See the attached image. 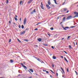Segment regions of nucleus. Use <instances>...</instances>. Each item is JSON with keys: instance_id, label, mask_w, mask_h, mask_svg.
<instances>
[{"instance_id": "obj_30", "label": "nucleus", "mask_w": 78, "mask_h": 78, "mask_svg": "<svg viewBox=\"0 0 78 78\" xmlns=\"http://www.w3.org/2000/svg\"><path fill=\"white\" fill-rule=\"evenodd\" d=\"M50 29L51 30H53V27H51V28H50Z\"/></svg>"}, {"instance_id": "obj_13", "label": "nucleus", "mask_w": 78, "mask_h": 78, "mask_svg": "<svg viewBox=\"0 0 78 78\" xmlns=\"http://www.w3.org/2000/svg\"><path fill=\"white\" fill-rule=\"evenodd\" d=\"M69 48H70V49H72V48L70 45H69Z\"/></svg>"}, {"instance_id": "obj_6", "label": "nucleus", "mask_w": 78, "mask_h": 78, "mask_svg": "<svg viewBox=\"0 0 78 78\" xmlns=\"http://www.w3.org/2000/svg\"><path fill=\"white\" fill-rule=\"evenodd\" d=\"M33 1V0H29V1L27 2V4H30V3H31Z\"/></svg>"}, {"instance_id": "obj_9", "label": "nucleus", "mask_w": 78, "mask_h": 78, "mask_svg": "<svg viewBox=\"0 0 78 78\" xmlns=\"http://www.w3.org/2000/svg\"><path fill=\"white\" fill-rule=\"evenodd\" d=\"M38 41H39V42H41V41H42V39H41V38H39L38 39Z\"/></svg>"}, {"instance_id": "obj_14", "label": "nucleus", "mask_w": 78, "mask_h": 78, "mask_svg": "<svg viewBox=\"0 0 78 78\" xmlns=\"http://www.w3.org/2000/svg\"><path fill=\"white\" fill-rule=\"evenodd\" d=\"M30 70L32 72H33V70L32 69H30Z\"/></svg>"}, {"instance_id": "obj_53", "label": "nucleus", "mask_w": 78, "mask_h": 78, "mask_svg": "<svg viewBox=\"0 0 78 78\" xmlns=\"http://www.w3.org/2000/svg\"><path fill=\"white\" fill-rule=\"evenodd\" d=\"M56 76H58V73H56Z\"/></svg>"}, {"instance_id": "obj_21", "label": "nucleus", "mask_w": 78, "mask_h": 78, "mask_svg": "<svg viewBox=\"0 0 78 78\" xmlns=\"http://www.w3.org/2000/svg\"><path fill=\"white\" fill-rule=\"evenodd\" d=\"M25 41H26V42H28V40H27V39H25V40H24Z\"/></svg>"}, {"instance_id": "obj_3", "label": "nucleus", "mask_w": 78, "mask_h": 78, "mask_svg": "<svg viewBox=\"0 0 78 78\" xmlns=\"http://www.w3.org/2000/svg\"><path fill=\"white\" fill-rule=\"evenodd\" d=\"M26 22H27V18H25L24 20L23 24L25 25L26 24Z\"/></svg>"}, {"instance_id": "obj_55", "label": "nucleus", "mask_w": 78, "mask_h": 78, "mask_svg": "<svg viewBox=\"0 0 78 78\" xmlns=\"http://www.w3.org/2000/svg\"><path fill=\"white\" fill-rule=\"evenodd\" d=\"M66 3V2H64V3H63L62 5H64V3Z\"/></svg>"}, {"instance_id": "obj_26", "label": "nucleus", "mask_w": 78, "mask_h": 78, "mask_svg": "<svg viewBox=\"0 0 78 78\" xmlns=\"http://www.w3.org/2000/svg\"><path fill=\"white\" fill-rule=\"evenodd\" d=\"M62 77H63V78H66V76H65V75H63L62 76Z\"/></svg>"}, {"instance_id": "obj_47", "label": "nucleus", "mask_w": 78, "mask_h": 78, "mask_svg": "<svg viewBox=\"0 0 78 78\" xmlns=\"http://www.w3.org/2000/svg\"><path fill=\"white\" fill-rule=\"evenodd\" d=\"M21 20H22V18H20V21H21Z\"/></svg>"}, {"instance_id": "obj_57", "label": "nucleus", "mask_w": 78, "mask_h": 78, "mask_svg": "<svg viewBox=\"0 0 78 78\" xmlns=\"http://www.w3.org/2000/svg\"><path fill=\"white\" fill-rule=\"evenodd\" d=\"M50 76L51 78H52V76L51 75H50Z\"/></svg>"}, {"instance_id": "obj_64", "label": "nucleus", "mask_w": 78, "mask_h": 78, "mask_svg": "<svg viewBox=\"0 0 78 78\" xmlns=\"http://www.w3.org/2000/svg\"><path fill=\"white\" fill-rule=\"evenodd\" d=\"M28 29H26L25 30H28Z\"/></svg>"}, {"instance_id": "obj_43", "label": "nucleus", "mask_w": 78, "mask_h": 78, "mask_svg": "<svg viewBox=\"0 0 78 78\" xmlns=\"http://www.w3.org/2000/svg\"><path fill=\"white\" fill-rule=\"evenodd\" d=\"M43 72H46V70L43 69Z\"/></svg>"}, {"instance_id": "obj_59", "label": "nucleus", "mask_w": 78, "mask_h": 78, "mask_svg": "<svg viewBox=\"0 0 78 78\" xmlns=\"http://www.w3.org/2000/svg\"><path fill=\"white\" fill-rule=\"evenodd\" d=\"M9 23H11V21H9Z\"/></svg>"}, {"instance_id": "obj_23", "label": "nucleus", "mask_w": 78, "mask_h": 78, "mask_svg": "<svg viewBox=\"0 0 78 78\" xmlns=\"http://www.w3.org/2000/svg\"><path fill=\"white\" fill-rule=\"evenodd\" d=\"M41 7L42 9H44V7H43V6H42V5H41Z\"/></svg>"}, {"instance_id": "obj_16", "label": "nucleus", "mask_w": 78, "mask_h": 78, "mask_svg": "<svg viewBox=\"0 0 78 78\" xmlns=\"http://www.w3.org/2000/svg\"><path fill=\"white\" fill-rule=\"evenodd\" d=\"M20 65H21V66H23V67H24V65H23V64H22V63H20Z\"/></svg>"}, {"instance_id": "obj_56", "label": "nucleus", "mask_w": 78, "mask_h": 78, "mask_svg": "<svg viewBox=\"0 0 78 78\" xmlns=\"http://www.w3.org/2000/svg\"><path fill=\"white\" fill-rule=\"evenodd\" d=\"M75 43H76V45H77V42H75Z\"/></svg>"}, {"instance_id": "obj_19", "label": "nucleus", "mask_w": 78, "mask_h": 78, "mask_svg": "<svg viewBox=\"0 0 78 78\" xmlns=\"http://www.w3.org/2000/svg\"><path fill=\"white\" fill-rule=\"evenodd\" d=\"M21 28L22 29H23L24 28V26L23 25H22Z\"/></svg>"}, {"instance_id": "obj_22", "label": "nucleus", "mask_w": 78, "mask_h": 78, "mask_svg": "<svg viewBox=\"0 0 78 78\" xmlns=\"http://www.w3.org/2000/svg\"><path fill=\"white\" fill-rule=\"evenodd\" d=\"M78 17V15H76V16L73 17V18H75V17Z\"/></svg>"}, {"instance_id": "obj_40", "label": "nucleus", "mask_w": 78, "mask_h": 78, "mask_svg": "<svg viewBox=\"0 0 78 78\" xmlns=\"http://www.w3.org/2000/svg\"><path fill=\"white\" fill-rule=\"evenodd\" d=\"M75 27V26H72L71 27V28H74Z\"/></svg>"}, {"instance_id": "obj_2", "label": "nucleus", "mask_w": 78, "mask_h": 78, "mask_svg": "<svg viewBox=\"0 0 78 78\" xmlns=\"http://www.w3.org/2000/svg\"><path fill=\"white\" fill-rule=\"evenodd\" d=\"M46 6L47 9H50V7L49 6V5H48V4H46Z\"/></svg>"}, {"instance_id": "obj_28", "label": "nucleus", "mask_w": 78, "mask_h": 78, "mask_svg": "<svg viewBox=\"0 0 78 78\" xmlns=\"http://www.w3.org/2000/svg\"><path fill=\"white\" fill-rule=\"evenodd\" d=\"M75 73H76V75H78V73H77L76 71H75Z\"/></svg>"}, {"instance_id": "obj_4", "label": "nucleus", "mask_w": 78, "mask_h": 78, "mask_svg": "<svg viewBox=\"0 0 78 78\" xmlns=\"http://www.w3.org/2000/svg\"><path fill=\"white\" fill-rule=\"evenodd\" d=\"M36 9H34L33 10V11H32L31 12H30V14H33L34 13L33 12H36Z\"/></svg>"}, {"instance_id": "obj_24", "label": "nucleus", "mask_w": 78, "mask_h": 78, "mask_svg": "<svg viewBox=\"0 0 78 78\" xmlns=\"http://www.w3.org/2000/svg\"><path fill=\"white\" fill-rule=\"evenodd\" d=\"M48 5H50L51 4V2H50V1H48Z\"/></svg>"}, {"instance_id": "obj_5", "label": "nucleus", "mask_w": 78, "mask_h": 78, "mask_svg": "<svg viewBox=\"0 0 78 78\" xmlns=\"http://www.w3.org/2000/svg\"><path fill=\"white\" fill-rule=\"evenodd\" d=\"M25 32H26V31L25 30L23 31V32H21L20 33V35H22V34H25Z\"/></svg>"}, {"instance_id": "obj_52", "label": "nucleus", "mask_w": 78, "mask_h": 78, "mask_svg": "<svg viewBox=\"0 0 78 78\" xmlns=\"http://www.w3.org/2000/svg\"><path fill=\"white\" fill-rule=\"evenodd\" d=\"M39 24H40V23H38L36 24V25H39Z\"/></svg>"}, {"instance_id": "obj_15", "label": "nucleus", "mask_w": 78, "mask_h": 78, "mask_svg": "<svg viewBox=\"0 0 78 78\" xmlns=\"http://www.w3.org/2000/svg\"><path fill=\"white\" fill-rule=\"evenodd\" d=\"M24 67V69H27V67H26V66H24V67Z\"/></svg>"}, {"instance_id": "obj_12", "label": "nucleus", "mask_w": 78, "mask_h": 78, "mask_svg": "<svg viewBox=\"0 0 78 78\" xmlns=\"http://www.w3.org/2000/svg\"><path fill=\"white\" fill-rule=\"evenodd\" d=\"M61 69L62 70L63 72V73H65V72H64V70L63 69H62V67H61Z\"/></svg>"}, {"instance_id": "obj_48", "label": "nucleus", "mask_w": 78, "mask_h": 78, "mask_svg": "<svg viewBox=\"0 0 78 78\" xmlns=\"http://www.w3.org/2000/svg\"><path fill=\"white\" fill-rule=\"evenodd\" d=\"M73 43H74V47H75V42H74Z\"/></svg>"}, {"instance_id": "obj_8", "label": "nucleus", "mask_w": 78, "mask_h": 78, "mask_svg": "<svg viewBox=\"0 0 78 78\" xmlns=\"http://www.w3.org/2000/svg\"><path fill=\"white\" fill-rule=\"evenodd\" d=\"M53 59H56V57L55 56H53Z\"/></svg>"}, {"instance_id": "obj_44", "label": "nucleus", "mask_w": 78, "mask_h": 78, "mask_svg": "<svg viewBox=\"0 0 78 78\" xmlns=\"http://www.w3.org/2000/svg\"><path fill=\"white\" fill-rule=\"evenodd\" d=\"M65 28H70V27H65Z\"/></svg>"}, {"instance_id": "obj_34", "label": "nucleus", "mask_w": 78, "mask_h": 78, "mask_svg": "<svg viewBox=\"0 0 78 78\" xmlns=\"http://www.w3.org/2000/svg\"><path fill=\"white\" fill-rule=\"evenodd\" d=\"M66 19V17H64L63 18V20H65Z\"/></svg>"}, {"instance_id": "obj_41", "label": "nucleus", "mask_w": 78, "mask_h": 78, "mask_svg": "<svg viewBox=\"0 0 78 78\" xmlns=\"http://www.w3.org/2000/svg\"><path fill=\"white\" fill-rule=\"evenodd\" d=\"M63 52H64V53H65L66 54H67V52H66V51H63Z\"/></svg>"}, {"instance_id": "obj_1", "label": "nucleus", "mask_w": 78, "mask_h": 78, "mask_svg": "<svg viewBox=\"0 0 78 78\" xmlns=\"http://www.w3.org/2000/svg\"><path fill=\"white\" fill-rule=\"evenodd\" d=\"M72 16H69L66 18V20H69V19H72Z\"/></svg>"}, {"instance_id": "obj_60", "label": "nucleus", "mask_w": 78, "mask_h": 78, "mask_svg": "<svg viewBox=\"0 0 78 78\" xmlns=\"http://www.w3.org/2000/svg\"><path fill=\"white\" fill-rule=\"evenodd\" d=\"M62 39H64V38H63L61 39V40H62Z\"/></svg>"}, {"instance_id": "obj_42", "label": "nucleus", "mask_w": 78, "mask_h": 78, "mask_svg": "<svg viewBox=\"0 0 78 78\" xmlns=\"http://www.w3.org/2000/svg\"><path fill=\"white\" fill-rule=\"evenodd\" d=\"M34 47H38V46L37 45H34Z\"/></svg>"}, {"instance_id": "obj_49", "label": "nucleus", "mask_w": 78, "mask_h": 78, "mask_svg": "<svg viewBox=\"0 0 78 78\" xmlns=\"http://www.w3.org/2000/svg\"><path fill=\"white\" fill-rule=\"evenodd\" d=\"M19 28H21V26H20V25H19Z\"/></svg>"}, {"instance_id": "obj_27", "label": "nucleus", "mask_w": 78, "mask_h": 78, "mask_svg": "<svg viewBox=\"0 0 78 78\" xmlns=\"http://www.w3.org/2000/svg\"><path fill=\"white\" fill-rule=\"evenodd\" d=\"M11 39H10L9 40V43H10V42H11Z\"/></svg>"}, {"instance_id": "obj_51", "label": "nucleus", "mask_w": 78, "mask_h": 78, "mask_svg": "<svg viewBox=\"0 0 78 78\" xmlns=\"http://www.w3.org/2000/svg\"><path fill=\"white\" fill-rule=\"evenodd\" d=\"M41 6H43V4H42V2H41Z\"/></svg>"}, {"instance_id": "obj_45", "label": "nucleus", "mask_w": 78, "mask_h": 78, "mask_svg": "<svg viewBox=\"0 0 78 78\" xmlns=\"http://www.w3.org/2000/svg\"><path fill=\"white\" fill-rule=\"evenodd\" d=\"M46 73H48V71H46Z\"/></svg>"}, {"instance_id": "obj_54", "label": "nucleus", "mask_w": 78, "mask_h": 78, "mask_svg": "<svg viewBox=\"0 0 78 78\" xmlns=\"http://www.w3.org/2000/svg\"><path fill=\"white\" fill-rule=\"evenodd\" d=\"M0 78H5V77H0Z\"/></svg>"}, {"instance_id": "obj_31", "label": "nucleus", "mask_w": 78, "mask_h": 78, "mask_svg": "<svg viewBox=\"0 0 78 78\" xmlns=\"http://www.w3.org/2000/svg\"><path fill=\"white\" fill-rule=\"evenodd\" d=\"M70 36H69L68 37V38H67V39L68 40H69V38H70Z\"/></svg>"}, {"instance_id": "obj_32", "label": "nucleus", "mask_w": 78, "mask_h": 78, "mask_svg": "<svg viewBox=\"0 0 78 78\" xmlns=\"http://www.w3.org/2000/svg\"><path fill=\"white\" fill-rule=\"evenodd\" d=\"M10 61L11 62H13V60H10Z\"/></svg>"}, {"instance_id": "obj_63", "label": "nucleus", "mask_w": 78, "mask_h": 78, "mask_svg": "<svg viewBox=\"0 0 78 78\" xmlns=\"http://www.w3.org/2000/svg\"><path fill=\"white\" fill-rule=\"evenodd\" d=\"M32 78V76H30L29 77V78Z\"/></svg>"}, {"instance_id": "obj_25", "label": "nucleus", "mask_w": 78, "mask_h": 78, "mask_svg": "<svg viewBox=\"0 0 78 78\" xmlns=\"http://www.w3.org/2000/svg\"><path fill=\"white\" fill-rule=\"evenodd\" d=\"M63 29H64V30H67V29H66V27L64 28L63 27Z\"/></svg>"}, {"instance_id": "obj_29", "label": "nucleus", "mask_w": 78, "mask_h": 78, "mask_svg": "<svg viewBox=\"0 0 78 78\" xmlns=\"http://www.w3.org/2000/svg\"><path fill=\"white\" fill-rule=\"evenodd\" d=\"M40 62H41V63H44V62H43V61H42V60H41V61H40Z\"/></svg>"}, {"instance_id": "obj_18", "label": "nucleus", "mask_w": 78, "mask_h": 78, "mask_svg": "<svg viewBox=\"0 0 78 78\" xmlns=\"http://www.w3.org/2000/svg\"><path fill=\"white\" fill-rule=\"evenodd\" d=\"M37 60L38 61H40V62H41V60L40 59H39V58H37Z\"/></svg>"}, {"instance_id": "obj_61", "label": "nucleus", "mask_w": 78, "mask_h": 78, "mask_svg": "<svg viewBox=\"0 0 78 78\" xmlns=\"http://www.w3.org/2000/svg\"><path fill=\"white\" fill-rule=\"evenodd\" d=\"M15 17H17V15H15Z\"/></svg>"}, {"instance_id": "obj_62", "label": "nucleus", "mask_w": 78, "mask_h": 78, "mask_svg": "<svg viewBox=\"0 0 78 78\" xmlns=\"http://www.w3.org/2000/svg\"><path fill=\"white\" fill-rule=\"evenodd\" d=\"M52 67H54V65H52Z\"/></svg>"}, {"instance_id": "obj_37", "label": "nucleus", "mask_w": 78, "mask_h": 78, "mask_svg": "<svg viewBox=\"0 0 78 78\" xmlns=\"http://www.w3.org/2000/svg\"><path fill=\"white\" fill-rule=\"evenodd\" d=\"M18 41H19V42H20V43H21V41H20V40H19V39H18Z\"/></svg>"}, {"instance_id": "obj_58", "label": "nucleus", "mask_w": 78, "mask_h": 78, "mask_svg": "<svg viewBox=\"0 0 78 78\" xmlns=\"http://www.w3.org/2000/svg\"><path fill=\"white\" fill-rule=\"evenodd\" d=\"M69 10H68L66 12V13H68V12H69Z\"/></svg>"}, {"instance_id": "obj_20", "label": "nucleus", "mask_w": 78, "mask_h": 78, "mask_svg": "<svg viewBox=\"0 0 78 78\" xmlns=\"http://www.w3.org/2000/svg\"><path fill=\"white\" fill-rule=\"evenodd\" d=\"M50 70L52 72V73H54V72H53L51 70Z\"/></svg>"}, {"instance_id": "obj_11", "label": "nucleus", "mask_w": 78, "mask_h": 78, "mask_svg": "<svg viewBox=\"0 0 78 78\" xmlns=\"http://www.w3.org/2000/svg\"><path fill=\"white\" fill-rule=\"evenodd\" d=\"M53 0L54 1L56 5H58V4L57 3H56V0Z\"/></svg>"}, {"instance_id": "obj_33", "label": "nucleus", "mask_w": 78, "mask_h": 78, "mask_svg": "<svg viewBox=\"0 0 78 78\" xmlns=\"http://www.w3.org/2000/svg\"><path fill=\"white\" fill-rule=\"evenodd\" d=\"M22 1H21L20 2V5H21V4H22Z\"/></svg>"}, {"instance_id": "obj_50", "label": "nucleus", "mask_w": 78, "mask_h": 78, "mask_svg": "<svg viewBox=\"0 0 78 78\" xmlns=\"http://www.w3.org/2000/svg\"><path fill=\"white\" fill-rule=\"evenodd\" d=\"M51 48H53V49H54V47H53V46H51Z\"/></svg>"}, {"instance_id": "obj_39", "label": "nucleus", "mask_w": 78, "mask_h": 78, "mask_svg": "<svg viewBox=\"0 0 78 78\" xmlns=\"http://www.w3.org/2000/svg\"><path fill=\"white\" fill-rule=\"evenodd\" d=\"M9 2V1L8 0H7V4H8Z\"/></svg>"}, {"instance_id": "obj_17", "label": "nucleus", "mask_w": 78, "mask_h": 78, "mask_svg": "<svg viewBox=\"0 0 78 78\" xmlns=\"http://www.w3.org/2000/svg\"><path fill=\"white\" fill-rule=\"evenodd\" d=\"M14 19L15 20H16V21H17V20H18L17 19V18H16V17H14Z\"/></svg>"}, {"instance_id": "obj_7", "label": "nucleus", "mask_w": 78, "mask_h": 78, "mask_svg": "<svg viewBox=\"0 0 78 78\" xmlns=\"http://www.w3.org/2000/svg\"><path fill=\"white\" fill-rule=\"evenodd\" d=\"M74 14H76V15H77V16H78V13L77 12H74Z\"/></svg>"}, {"instance_id": "obj_38", "label": "nucleus", "mask_w": 78, "mask_h": 78, "mask_svg": "<svg viewBox=\"0 0 78 78\" xmlns=\"http://www.w3.org/2000/svg\"><path fill=\"white\" fill-rule=\"evenodd\" d=\"M67 9H66V8H64V11H66V10H67Z\"/></svg>"}, {"instance_id": "obj_35", "label": "nucleus", "mask_w": 78, "mask_h": 78, "mask_svg": "<svg viewBox=\"0 0 78 78\" xmlns=\"http://www.w3.org/2000/svg\"><path fill=\"white\" fill-rule=\"evenodd\" d=\"M60 57H61V58H64V57H63V56L60 55Z\"/></svg>"}, {"instance_id": "obj_46", "label": "nucleus", "mask_w": 78, "mask_h": 78, "mask_svg": "<svg viewBox=\"0 0 78 78\" xmlns=\"http://www.w3.org/2000/svg\"><path fill=\"white\" fill-rule=\"evenodd\" d=\"M67 72H69V69H68V68H67Z\"/></svg>"}, {"instance_id": "obj_36", "label": "nucleus", "mask_w": 78, "mask_h": 78, "mask_svg": "<svg viewBox=\"0 0 78 78\" xmlns=\"http://www.w3.org/2000/svg\"><path fill=\"white\" fill-rule=\"evenodd\" d=\"M38 30V29H37V28H36L34 29L35 31H37Z\"/></svg>"}, {"instance_id": "obj_10", "label": "nucleus", "mask_w": 78, "mask_h": 78, "mask_svg": "<svg viewBox=\"0 0 78 78\" xmlns=\"http://www.w3.org/2000/svg\"><path fill=\"white\" fill-rule=\"evenodd\" d=\"M64 58L65 60L67 62H68V61H67V59L65 57H64Z\"/></svg>"}]
</instances>
